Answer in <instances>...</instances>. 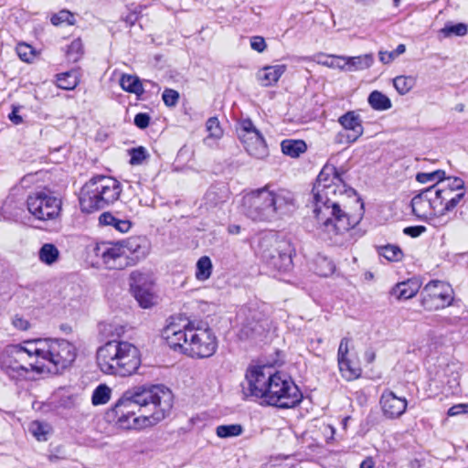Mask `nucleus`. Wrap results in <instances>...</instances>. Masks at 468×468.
<instances>
[{
    "mask_svg": "<svg viewBox=\"0 0 468 468\" xmlns=\"http://www.w3.org/2000/svg\"><path fill=\"white\" fill-rule=\"evenodd\" d=\"M77 351L65 339H35L8 346L2 357L1 368L12 379L27 378L30 371L58 373L76 359Z\"/></svg>",
    "mask_w": 468,
    "mask_h": 468,
    "instance_id": "1",
    "label": "nucleus"
},
{
    "mask_svg": "<svg viewBox=\"0 0 468 468\" xmlns=\"http://www.w3.org/2000/svg\"><path fill=\"white\" fill-rule=\"evenodd\" d=\"M344 188L335 167L326 165L318 175L313 189L314 212L321 222V231L334 243H338V238L358 223V218L350 217L340 207L337 197L343 195Z\"/></svg>",
    "mask_w": 468,
    "mask_h": 468,
    "instance_id": "2",
    "label": "nucleus"
},
{
    "mask_svg": "<svg viewBox=\"0 0 468 468\" xmlns=\"http://www.w3.org/2000/svg\"><path fill=\"white\" fill-rule=\"evenodd\" d=\"M162 336L172 349L191 358L211 357L218 349L217 336L207 324L173 320L164 328Z\"/></svg>",
    "mask_w": 468,
    "mask_h": 468,
    "instance_id": "3",
    "label": "nucleus"
},
{
    "mask_svg": "<svg viewBox=\"0 0 468 468\" xmlns=\"http://www.w3.org/2000/svg\"><path fill=\"white\" fill-rule=\"evenodd\" d=\"M293 194L271 185L252 190L242 197L241 211L252 221L271 222L295 209Z\"/></svg>",
    "mask_w": 468,
    "mask_h": 468,
    "instance_id": "4",
    "label": "nucleus"
},
{
    "mask_svg": "<svg viewBox=\"0 0 468 468\" xmlns=\"http://www.w3.org/2000/svg\"><path fill=\"white\" fill-rule=\"evenodd\" d=\"M96 359L102 373L119 377L133 375L141 365L139 349L134 345L121 340H111L100 346Z\"/></svg>",
    "mask_w": 468,
    "mask_h": 468,
    "instance_id": "5",
    "label": "nucleus"
},
{
    "mask_svg": "<svg viewBox=\"0 0 468 468\" xmlns=\"http://www.w3.org/2000/svg\"><path fill=\"white\" fill-rule=\"evenodd\" d=\"M132 401L134 407H144L152 404L154 412L145 416L150 426L164 420L173 407V394L164 385H141L127 389L119 399L117 410L125 403Z\"/></svg>",
    "mask_w": 468,
    "mask_h": 468,
    "instance_id": "6",
    "label": "nucleus"
},
{
    "mask_svg": "<svg viewBox=\"0 0 468 468\" xmlns=\"http://www.w3.org/2000/svg\"><path fill=\"white\" fill-rule=\"evenodd\" d=\"M121 193V184L115 178L105 176H94L80 190V209L86 213L103 209L118 200Z\"/></svg>",
    "mask_w": 468,
    "mask_h": 468,
    "instance_id": "7",
    "label": "nucleus"
},
{
    "mask_svg": "<svg viewBox=\"0 0 468 468\" xmlns=\"http://www.w3.org/2000/svg\"><path fill=\"white\" fill-rule=\"evenodd\" d=\"M302 399L303 394L292 378L286 374L275 371L263 402L270 406L290 409L298 405Z\"/></svg>",
    "mask_w": 468,
    "mask_h": 468,
    "instance_id": "8",
    "label": "nucleus"
},
{
    "mask_svg": "<svg viewBox=\"0 0 468 468\" xmlns=\"http://www.w3.org/2000/svg\"><path fill=\"white\" fill-rule=\"evenodd\" d=\"M428 188L441 217H449L448 212L452 211L464 197V182L459 177H448Z\"/></svg>",
    "mask_w": 468,
    "mask_h": 468,
    "instance_id": "9",
    "label": "nucleus"
},
{
    "mask_svg": "<svg viewBox=\"0 0 468 468\" xmlns=\"http://www.w3.org/2000/svg\"><path fill=\"white\" fill-rule=\"evenodd\" d=\"M61 206V200L47 190L31 193L27 199L28 212L35 219L43 222L58 218Z\"/></svg>",
    "mask_w": 468,
    "mask_h": 468,
    "instance_id": "10",
    "label": "nucleus"
},
{
    "mask_svg": "<svg viewBox=\"0 0 468 468\" xmlns=\"http://www.w3.org/2000/svg\"><path fill=\"white\" fill-rule=\"evenodd\" d=\"M275 371L274 367L268 365H250L248 367L245 379L241 383L243 395L246 398L251 397L263 400Z\"/></svg>",
    "mask_w": 468,
    "mask_h": 468,
    "instance_id": "11",
    "label": "nucleus"
},
{
    "mask_svg": "<svg viewBox=\"0 0 468 468\" xmlns=\"http://www.w3.org/2000/svg\"><path fill=\"white\" fill-rule=\"evenodd\" d=\"M237 133L246 152L252 157L263 159L269 154L266 142L250 119L239 122Z\"/></svg>",
    "mask_w": 468,
    "mask_h": 468,
    "instance_id": "12",
    "label": "nucleus"
},
{
    "mask_svg": "<svg viewBox=\"0 0 468 468\" xmlns=\"http://www.w3.org/2000/svg\"><path fill=\"white\" fill-rule=\"evenodd\" d=\"M454 292L450 284L441 281H431L421 291V304L427 310H439L450 306Z\"/></svg>",
    "mask_w": 468,
    "mask_h": 468,
    "instance_id": "13",
    "label": "nucleus"
},
{
    "mask_svg": "<svg viewBox=\"0 0 468 468\" xmlns=\"http://www.w3.org/2000/svg\"><path fill=\"white\" fill-rule=\"evenodd\" d=\"M432 200V195H431L429 188L423 189L411 200L412 212L416 217L426 220L435 228L443 227L451 220V218L441 217L437 213V208L434 207Z\"/></svg>",
    "mask_w": 468,
    "mask_h": 468,
    "instance_id": "14",
    "label": "nucleus"
},
{
    "mask_svg": "<svg viewBox=\"0 0 468 468\" xmlns=\"http://www.w3.org/2000/svg\"><path fill=\"white\" fill-rule=\"evenodd\" d=\"M122 242H101L98 244L94 252L108 269L123 270L130 267L128 257L124 253Z\"/></svg>",
    "mask_w": 468,
    "mask_h": 468,
    "instance_id": "15",
    "label": "nucleus"
},
{
    "mask_svg": "<svg viewBox=\"0 0 468 468\" xmlns=\"http://www.w3.org/2000/svg\"><path fill=\"white\" fill-rule=\"evenodd\" d=\"M130 286L141 307L149 308L156 303L154 283L147 275L138 271H133L130 275Z\"/></svg>",
    "mask_w": 468,
    "mask_h": 468,
    "instance_id": "16",
    "label": "nucleus"
},
{
    "mask_svg": "<svg viewBox=\"0 0 468 468\" xmlns=\"http://www.w3.org/2000/svg\"><path fill=\"white\" fill-rule=\"evenodd\" d=\"M119 400L115 403L110 414L112 415L113 420L123 429H144L150 426L147 422L148 420L145 416L134 417L135 408L133 403H125L117 410Z\"/></svg>",
    "mask_w": 468,
    "mask_h": 468,
    "instance_id": "17",
    "label": "nucleus"
},
{
    "mask_svg": "<svg viewBox=\"0 0 468 468\" xmlns=\"http://www.w3.org/2000/svg\"><path fill=\"white\" fill-rule=\"evenodd\" d=\"M121 242L124 249V253L128 257L130 266L137 264L149 253V244L144 237H131Z\"/></svg>",
    "mask_w": 468,
    "mask_h": 468,
    "instance_id": "18",
    "label": "nucleus"
},
{
    "mask_svg": "<svg viewBox=\"0 0 468 468\" xmlns=\"http://www.w3.org/2000/svg\"><path fill=\"white\" fill-rule=\"evenodd\" d=\"M268 323L261 319V315L257 311L249 310V314L241 324L239 332L240 339H250L257 335H261L266 330Z\"/></svg>",
    "mask_w": 468,
    "mask_h": 468,
    "instance_id": "19",
    "label": "nucleus"
},
{
    "mask_svg": "<svg viewBox=\"0 0 468 468\" xmlns=\"http://www.w3.org/2000/svg\"><path fill=\"white\" fill-rule=\"evenodd\" d=\"M380 404L384 414L388 418L401 416L407 409V400L398 397L390 390H385L380 398Z\"/></svg>",
    "mask_w": 468,
    "mask_h": 468,
    "instance_id": "20",
    "label": "nucleus"
},
{
    "mask_svg": "<svg viewBox=\"0 0 468 468\" xmlns=\"http://www.w3.org/2000/svg\"><path fill=\"white\" fill-rule=\"evenodd\" d=\"M338 122L347 132V141L356 142L364 133L360 116L349 111L338 118Z\"/></svg>",
    "mask_w": 468,
    "mask_h": 468,
    "instance_id": "21",
    "label": "nucleus"
},
{
    "mask_svg": "<svg viewBox=\"0 0 468 468\" xmlns=\"http://www.w3.org/2000/svg\"><path fill=\"white\" fill-rule=\"evenodd\" d=\"M274 252L275 254L270 252L265 256L266 258H269L270 264L278 271H286L290 270L292 265L290 246L285 243L279 245L278 248L274 250Z\"/></svg>",
    "mask_w": 468,
    "mask_h": 468,
    "instance_id": "22",
    "label": "nucleus"
},
{
    "mask_svg": "<svg viewBox=\"0 0 468 468\" xmlns=\"http://www.w3.org/2000/svg\"><path fill=\"white\" fill-rule=\"evenodd\" d=\"M286 69L287 67L284 64L264 66L257 71L256 79L261 86L270 87L278 82Z\"/></svg>",
    "mask_w": 468,
    "mask_h": 468,
    "instance_id": "23",
    "label": "nucleus"
},
{
    "mask_svg": "<svg viewBox=\"0 0 468 468\" xmlns=\"http://www.w3.org/2000/svg\"><path fill=\"white\" fill-rule=\"evenodd\" d=\"M344 59L345 70L356 71L368 69L373 64L374 58L371 54H365L356 57L342 58Z\"/></svg>",
    "mask_w": 468,
    "mask_h": 468,
    "instance_id": "24",
    "label": "nucleus"
},
{
    "mask_svg": "<svg viewBox=\"0 0 468 468\" xmlns=\"http://www.w3.org/2000/svg\"><path fill=\"white\" fill-rule=\"evenodd\" d=\"M420 290V284L415 280L399 282L392 290L398 299L408 300L414 297Z\"/></svg>",
    "mask_w": 468,
    "mask_h": 468,
    "instance_id": "25",
    "label": "nucleus"
},
{
    "mask_svg": "<svg viewBox=\"0 0 468 468\" xmlns=\"http://www.w3.org/2000/svg\"><path fill=\"white\" fill-rule=\"evenodd\" d=\"M60 252L58 249L52 243H45L38 250V260L48 265L51 266L59 260Z\"/></svg>",
    "mask_w": 468,
    "mask_h": 468,
    "instance_id": "26",
    "label": "nucleus"
},
{
    "mask_svg": "<svg viewBox=\"0 0 468 468\" xmlns=\"http://www.w3.org/2000/svg\"><path fill=\"white\" fill-rule=\"evenodd\" d=\"M120 85L125 91L138 96L144 93L143 84L135 75L123 74L120 79Z\"/></svg>",
    "mask_w": 468,
    "mask_h": 468,
    "instance_id": "27",
    "label": "nucleus"
},
{
    "mask_svg": "<svg viewBox=\"0 0 468 468\" xmlns=\"http://www.w3.org/2000/svg\"><path fill=\"white\" fill-rule=\"evenodd\" d=\"M341 58H345V56L318 53L314 56L313 60L315 61L317 64L325 66L327 68L345 70V65H343L344 59Z\"/></svg>",
    "mask_w": 468,
    "mask_h": 468,
    "instance_id": "28",
    "label": "nucleus"
},
{
    "mask_svg": "<svg viewBox=\"0 0 468 468\" xmlns=\"http://www.w3.org/2000/svg\"><path fill=\"white\" fill-rule=\"evenodd\" d=\"M282 152L291 157H298L307 149L306 144L303 140H283L281 144Z\"/></svg>",
    "mask_w": 468,
    "mask_h": 468,
    "instance_id": "29",
    "label": "nucleus"
},
{
    "mask_svg": "<svg viewBox=\"0 0 468 468\" xmlns=\"http://www.w3.org/2000/svg\"><path fill=\"white\" fill-rule=\"evenodd\" d=\"M213 264L208 256H202L196 264L195 277L199 282L208 280L212 274Z\"/></svg>",
    "mask_w": 468,
    "mask_h": 468,
    "instance_id": "30",
    "label": "nucleus"
},
{
    "mask_svg": "<svg viewBox=\"0 0 468 468\" xmlns=\"http://www.w3.org/2000/svg\"><path fill=\"white\" fill-rule=\"evenodd\" d=\"M367 101L369 105L377 111H386L392 107L389 98L378 90L372 91Z\"/></svg>",
    "mask_w": 468,
    "mask_h": 468,
    "instance_id": "31",
    "label": "nucleus"
},
{
    "mask_svg": "<svg viewBox=\"0 0 468 468\" xmlns=\"http://www.w3.org/2000/svg\"><path fill=\"white\" fill-rule=\"evenodd\" d=\"M338 367L342 377L348 381L356 379L361 375V368L352 363L348 358L339 361Z\"/></svg>",
    "mask_w": 468,
    "mask_h": 468,
    "instance_id": "32",
    "label": "nucleus"
},
{
    "mask_svg": "<svg viewBox=\"0 0 468 468\" xmlns=\"http://www.w3.org/2000/svg\"><path fill=\"white\" fill-rule=\"evenodd\" d=\"M416 84V78L413 76H397L393 79V86L400 95L409 93Z\"/></svg>",
    "mask_w": 468,
    "mask_h": 468,
    "instance_id": "33",
    "label": "nucleus"
},
{
    "mask_svg": "<svg viewBox=\"0 0 468 468\" xmlns=\"http://www.w3.org/2000/svg\"><path fill=\"white\" fill-rule=\"evenodd\" d=\"M378 252L388 261H399L404 256L403 251L399 246L391 244L378 247Z\"/></svg>",
    "mask_w": 468,
    "mask_h": 468,
    "instance_id": "34",
    "label": "nucleus"
},
{
    "mask_svg": "<svg viewBox=\"0 0 468 468\" xmlns=\"http://www.w3.org/2000/svg\"><path fill=\"white\" fill-rule=\"evenodd\" d=\"M243 427L240 424L219 425L216 428V434L222 439L238 437L243 433Z\"/></svg>",
    "mask_w": 468,
    "mask_h": 468,
    "instance_id": "35",
    "label": "nucleus"
},
{
    "mask_svg": "<svg viewBox=\"0 0 468 468\" xmlns=\"http://www.w3.org/2000/svg\"><path fill=\"white\" fill-rule=\"evenodd\" d=\"M112 389L106 384H100L93 391L91 402L94 406L104 405L111 399Z\"/></svg>",
    "mask_w": 468,
    "mask_h": 468,
    "instance_id": "36",
    "label": "nucleus"
},
{
    "mask_svg": "<svg viewBox=\"0 0 468 468\" xmlns=\"http://www.w3.org/2000/svg\"><path fill=\"white\" fill-rule=\"evenodd\" d=\"M29 431L38 441H46L51 428L47 423L35 420L30 423Z\"/></svg>",
    "mask_w": 468,
    "mask_h": 468,
    "instance_id": "37",
    "label": "nucleus"
},
{
    "mask_svg": "<svg viewBox=\"0 0 468 468\" xmlns=\"http://www.w3.org/2000/svg\"><path fill=\"white\" fill-rule=\"evenodd\" d=\"M444 176L445 172L443 170H436L429 173H418L416 180L421 184L433 183L434 185L443 182L446 179Z\"/></svg>",
    "mask_w": 468,
    "mask_h": 468,
    "instance_id": "38",
    "label": "nucleus"
},
{
    "mask_svg": "<svg viewBox=\"0 0 468 468\" xmlns=\"http://www.w3.org/2000/svg\"><path fill=\"white\" fill-rule=\"evenodd\" d=\"M57 82L58 88L69 90L78 85L79 80L76 73L65 72L58 75Z\"/></svg>",
    "mask_w": 468,
    "mask_h": 468,
    "instance_id": "39",
    "label": "nucleus"
},
{
    "mask_svg": "<svg viewBox=\"0 0 468 468\" xmlns=\"http://www.w3.org/2000/svg\"><path fill=\"white\" fill-rule=\"evenodd\" d=\"M467 26L463 23H458L455 25L447 24L443 28L441 29V33L444 37L452 36L463 37L467 34Z\"/></svg>",
    "mask_w": 468,
    "mask_h": 468,
    "instance_id": "40",
    "label": "nucleus"
},
{
    "mask_svg": "<svg viewBox=\"0 0 468 468\" xmlns=\"http://www.w3.org/2000/svg\"><path fill=\"white\" fill-rule=\"evenodd\" d=\"M83 53L82 42L80 38L74 39L68 48L67 58L69 61L77 62Z\"/></svg>",
    "mask_w": 468,
    "mask_h": 468,
    "instance_id": "41",
    "label": "nucleus"
},
{
    "mask_svg": "<svg viewBox=\"0 0 468 468\" xmlns=\"http://www.w3.org/2000/svg\"><path fill=\"white\" fill-rule=\"evenodd\" d=\"M51 23L55 26L67 24L72 26L75 24L74 15L69 10L63 9L51 17Z\"/></svg>",
    "mask_w": 468,
    "mask_h": 468,
    "instance_id": "42",
    "label": "nucleus"
},
{
    "mask_svg": "<svg viewBox=\"0 0 468 468\" xmlns=\"http://www.w3.org/2000/svg\"><path fill=\"white\" fill-rule=\"evenodd\" d=\"M16 50L19 58L25 62H32L36 57L35 49L26 43H19Z\"/></svg>",
    "mask_w": 468,
    "mask_h": 468,
    "instance_id": "43",
    "label": "nucleus"
},
{
    "mask_svg": "<svg viewBox=\"0 0 468 468\" xmlns=\"http://www.w3.org/2000/svg\"><path fill=\"white\" fill-rule=\"evenodd\" d=\"M208 137L213 139H219L223 135V130L220 127L219 122L217 117H210L206 123Z\"/></svg>",
    "mask_w": 468,
    "mask_h": 468,
    "instance_id": "44",
    "label": "nucleus"
},
{
    "mask_svg": "<svg viewBox=\"0 0 468 468\" xmlns=\"http://www.w3.org/2000/svg\"><path fill=\"white\" fill-rule=\"evenodd\" d=\"M148 156L144 147L139 146L130 150V163L133 165H141Z\"/></svg>",
    "mask_w": 468,
    "mask_h": 468,
    "instance_id": "45",
    "label": "nucleus"
},
{
    "mask_svg": "<svg viewBox=\"0 0 468 468\" xmlns=\"http://www.w3.org/2000/svg\"><path fill=\"white\" fill-rule=\"evenodd\" d=\"M162 99L166 106L174 107L179 101V93L176 90L167 88L164 90Z\"/></svg>",
    "mask_w": 468,
    "mask_h": 468,
    "instance_id": "46",
    "label": "nucleus"
},
{
    "mask_svg": "<svg viewBox=\"0 0 468 468\" xmlns=\"http://www.w3.org/2000/svg\"><path fill=\"white\" fill-rule=\"evenodd\" d=\"M351 339L348 337H344L340 341L338 351H337V362L347 359V355L349 352V344Z\"/></svg>",
    "mask_w": 468,
    "mask_h": 468,
    "instance_id": "47",
    "label": "nucleus"
},
{
    "mask_svg": "<svg viewBox=\"0 0 468 468\" xmlns=\"http://www.w3.org/2000/svg\"><path fill=\"white\" fill-rule=\"evenodd\" d=\"M250 48L260 53L263 52L267 48L265 39L260 36L252 37L250 38Z\"/></svg>",
    "mask_w": 468,
    "mask_h": 468,
    "instance_id": "48",
    "label": "nucleus"
},
{
    "mask_svg": "<svg viewBox=\"0 0 468 468\" xmlns=\"http://www.w3.org/2000/svg\"><path fill=\"white\" fill-rule=\"evenodd\" d=\"M460 414H468V403H460L452 406L447 412L450 417L458 416Z\"/></svg>",
    "mask_w": 468,
    "mask_h": 468,
    "instance_id": "49",
    "label": "nucleus"
},
{
    "mask_svg": "<svg viewBox=\"0 0 468 468\" xmlns=\"http://www.w3.org/2000/svg\"><path fill=\"white\" fill-rule=\"evenodd\" d=\"M112 226L116 230H118V231H120L122 233H126L131 229L132 224H131V222L129 220L121 219V218H115V220H114V222H113V224Z\"/></svg>",
    "mask_w": 468,
    "mask_h": 468,
    "instance_id": "50",
    "label": "nucleus"
},
{
    "mask_svg": "<svg viewBox=\"0 0 468 468\" xmlns=\"http://www.w3.org/2000/svg\"><path fill=\"white\" fill-rule=\"evenodd\" d=\"M12 324L16 329H19L22 331H26V330L29 329V327H30L29 322L27 319H25L23 316L18 315V314H16L13 317Z\"/></svg>",
    "mask_w": 468,
    "mask_h": 468,
    "instance_id": "51",
    "label": "nucleus"
},
{
    "mask_svg": "<svg viewBox=\"0 0 468 468\" xmlns=\"http://www.w3.org/2000/svg\"><path fill=\"white\" fill-rule=\"evenodd\" d=\"M426 231L424 226H411L403 229V233L411 238H417Z\"/></svg>",
    "mask_w": 468,
    "mask_h": 468,
    "instance_id": "52",
    "label": "nucleus"
},
{
    "mask_svg": "<svg viewBox=\"0 0 468 468\" xmlns=\"http://www.w3.org/2000/svg\"><path fill=\"white\" fill-rule=\"evenodd\" d=\"M150 122V116L147 113H138L134 117V124L140 128L144 129L148 127Z\"/></svg>",
    "mask_w": 468,
    "mask_h": 468,
    "instance_id": "53",
    "label": "nucleus"
},
{
    "mask_svg": "<svg viewBox=\"0 0 468 468\" xmlns=\"http://www.w3.org/2000/svg\"><path fill=\"white\" fill-rule=\"evenodd\" d=\"M115 220V217L110 212H104L99 217V222L103 226H112Z\"/></svg>",
    "mask_w": 468,
    "mask_h": 468,
    "instance_id": "54",
    "label": "nucleus"
},
{
    "mask_svg": "<svg viewBox=\"0 0 468 468\" xmlns=\"http://www.w3.org/2000/svg\"><path fill=\"white\" fill-rule=\"evenodd\" d=\"M396 58H398L396 55H394V51H379V59L381 62L385 64H388L391 61H393Z\"/></svg>",
    "mask_w": 468,
    "mask_h": 468,
    "instance_id": "55",
    "label": "nucleus"
},
{
    "mask_svg": "<svg viewBox=\"0 0 468 468\" xmlns=\"http://www.w3.org/2000/svg\"><path fill=\"white\" fill-rule=\"evenodd\" d=\"M17 112H18V108L14 107L12 112L8 115L9 120L14 124H16V125L20 124L23 122L22 117L20 115H18Z\"/></svg>",
    "mask_w": 468,
    "mask_h": 468,
    "instance_id": "56",
    "label": "nucleus"
},
{
    "mask_svg": "<svg viewBox=\"0 0 468 468\" xmlns=\"http://www.w3.org/2000/svg\"><path fill=\"white\" fill-rule=\"evenodd\" d=\"M322 262H323V263H324V264L326 265V270H324V271H321L319 272V274H320V275H322V276H327V275H329V274H331V273H333V272H334V271H335V265H334L331 261H326L325 259H324V260L322 261Z\"/></svg>",
    "mask_w": 468,
    "mask_h": 468,
    "instance_id": "57",
    "label": "nucleus"
},
{
    "mask_svg": "<svg viewBox=\"0 0 468 468\" xmlns=\"http://www.w3.org/2000/svg\"><path fill=\"white\" fill-rule=\"evenodd\" d=\"M335 142L336 144H351L354 143V142H348L347 141V133H338L336 134V136H335Z\"/></svg>",
    "mask_w": 468,
    "mask_h": 468,
    "instance_id": "58",
    "label": "nucleus"
},
{
    "mask_svg": "<svg viewBox=\"0 0 468 468\" xmlns=\"http://www.w3.org/2000/svg\"><path fill=\"white\" fill-rule=\"evenodd\" d=\"M374 464H375V463H374L373 459L368 457V458H366L364 461H362L359 468H373Z\"/></svg>",
    "mask_w": 468,
    "mask_h": 468,
    "instance_id": "59",
    "label": "nucleus"
},
{
    "mask_svg": "<svg viewBox=\"0 0 468 468\" xmlns=\"http://www.w3.org/2000/svg\"><path fill=\"white\" fill-rule=\"evenodd\" d=\"M393 51L394 55L399 57V55L403 54L406 51V47L404 44H399Z\"/></svg>",
    "mask_w": 468,
    "mask_h": 468,
    "instance_id": "60",
    "label": "nucleus"
},
{
    "mask_svg": "<svg viewBox=\"0 0 468 468\" xmlns=\"http://www.w3.org/2000/svg\"><path fill=\"white\" fill-rule=\"evenodd\" d=\"M239 230V226H234L233 227V229L230 230V232L232 233H238Z\"/></svg>",
    "mask_w": 468,
    "mask_h": 468,
    "instance_id": "61",
    "label": "nucleus"
},
{
    "mask_svg": "<svg viewBox=\"0 0 468 468\" xmlns=\"http://www.w3.org/2000/svg\"><path fill=\"white\" fill-rule=\"evenodd\" d=\"M457 110L462 112L463 110V105H458Z\"/></svg>",
    "mask_w": 468,
    "mask_h": 468,
    "instance_id": "62",
    "label": "nucleus"
},
{
    "mask_svg": "<svg viewBox=\"0 0 468 468\" xmlns=\"http://www.w3.org/2000/svg\"><path fill=\"white\" fill-rule=\"evenodd\" d=\"M349 420H350V418H349V417L346 418V419L344 420V425H346V424H347V421H348Z\"/></svg>",
    "mask_w": 468,
    "mask_h": 468,
    "instance_id": "63",
    "label": "nucleus"
},
{
    "mask_svg": "<svg viewBox=\"0 0 468 468\" xmlns=\"http://www.w3.org/2000/svg\"><path fill=\"white\" fill-rule=\"evenodd\" d=\"M374 358V355L369 356V361H372Z\"/></svg>",
    "mask_w": 468,
    "mask_h": 468,
    "instance_id": "64",
    "label": "nucleus"
}]
</instances>
